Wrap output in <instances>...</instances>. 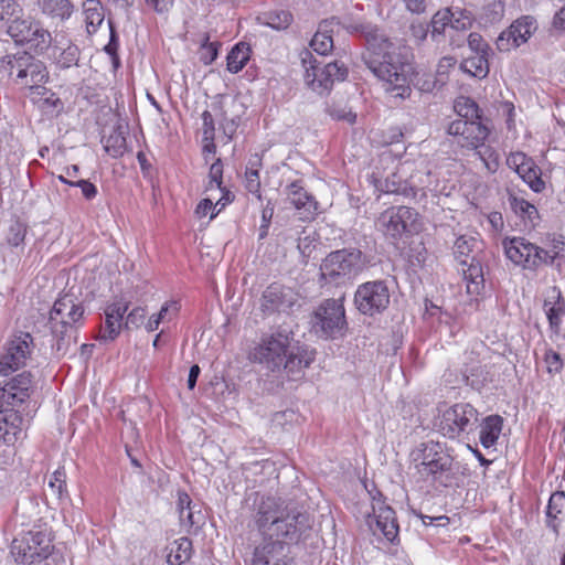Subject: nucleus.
<instances>
[{
	"instance_id": "e433bc0d",
	"label": "nucleus",
	"mask_w": 565,
	"mask_h": 565,
	"mask_svg": "<svg viewBox=\"0 0 565 565\" xmlns=\"http://www.w3.org/2000/svg\"><path fill=\"white\" fill-rule=\"evenodd\" d=\"M489 54H471L466 57L460 65V68L473 77L484 78L489 74Z\"/></svg>"
},
{
	"instance_id": "4468645a",
	"label": "nucleus",
	"mask_w": 565,
	"mask_h": 565,
	"mask_svg": "<svg viewBox=\"0 0 565 565\" xmlns=\"http://www.w3.org/2000/svg\"><path fill=\"white\" fill-rule=\"evenodd\" d=\"M372 499V514H367L366 523L374 535H383L394 543L398 536V524L395 511L385 504L383 494L379 490L369 491Z\"/></svg>"
},
{
	"instance_id": "bb28decb",
	"label": "nucleus",
	"mask_w": 565,
	"mask_h": 565,
	"mask_svg": "<svg viewBox=\"0 0 565 565\" xmlns=\"http://www.w3.org/2000/svg\"><path fill=\"white\" fill-rule=\"evenodd\" d=\"M31 375L23 372L7 381L2 387V397L11 399V404L23 403L30 396Z\"/></svg>"
},
{
	"instance_id": "f03ea898",
	"label": "nucleus",
	"mask_w": 565,
	"mask_h": 565,
	"mask_svg": "<svg viewBox=\"0 0 565 565\" xmlns=\"http://www.w3.org/2000/svg\"><path fill=\"white\" fill-rule=\"evenodd\" d=\"M254 521L264 540L279 541L286 546L297 543L312 525L309 513L274 497L262 499Z\"/></svg>"
},
{
	"instance_id": "603ef678",
	"label": "nucleus",
	"mask_w": 565,
	"mask_h": 565,
	"mask_svg": "<svg viewBox=\"0 0 565 565\" xmlns=\"http://www.w3.org/2000/svg\"><path fill=\"white\" fill-rule=\"evenodd\" d=\"M438 85L443 86V83L430 73H418L415 76L414 86L423 93H431Z\"/></svg>"
},
{
	"instance_id": "052dcab7",
	"label": "nucleus",
	"mask_w": 565,
	"mask_h": 565,
	"mask_svg": "<svg viewBox=\"0 0 565 565\" xmlns=\"http://www.w3.org/2000/svg\"><path fill=\"white\" fill-rule=\"evenodd\" d=\"M542 247L557 252V259L561 257L565 247V237L562 234H547L542 241Z\"/></svg>"
},
{
	"instance_id": "4c0bfd02",
	"label": "nucleus",
	"mask_w": 565,
	"mask_h": 565,
	"mask_svg": "<svg viewBox=\"0 0 565 565\" xmlns=\"http://www.w3.org/2000/svg\"><path fill=\"white\" fill-rule=\"evenodd\" d=\"M466 269H462L463 277L467 280V289L469 294L479 292L481 286H483V269L479 260L475 256H471L470 263L466 265Z\"/></svg>"
},
{
	"instance_id": "a19ab883",
	"label": "nucleus",
	"mask_w": 565,
	"mask_h": 565,
	"mask_svg": "<svg viewBox=\"0 0 565 565\" xmlns=\"http://www.w3.org/2000/svg\"><path fill=\"white\" fill-rule=\"evenodd\" d=\"M479 247V241L472 236L461 235L454 244V255L461 265H467L470 254Z\"/></svg>"
},
{
	"instance_id": "f8f14e48",
	"label": "nucleus",
	"mask_w": 565,
	"mask_h": 565,
	"mask_svg": "<svg viewBox=\"0 0 565 565\" xmlns=\"http://www.w3.org/2000/svg\"><path fill=\"white\" fill-rule=\"evenodd\" d=\"M312 328L324 338H337L347 327L342 299H326L313 311Z\"/></svg>"
},
{
	"instance_id": "5fc2aeb1",
	"label": "nucleus",
	"mask_w": 565,
	"mask_h": 565,
	"mask_svg": "<svg viewBox=\"0 0 565 565\" xmlns=\"http://www.w3.org/2000/svg\"><path fill=\"white\" fill-rule=\"evenodd\" d=\"M565 508V493L563 491L554 492L547 504L546 515L551 519H556Z\"/></svg>"
},
{
	"instance_id": "7ed1b4c3",
	"label": "nucleus",
	"mask_w": 565,
	"mask_h": 565,
	"mask_svg": "<svg viewBox=\"0 0 565 565\" xmlns=\"http://www.w3.org/2000/svg\"><path fill=\"white\" fill-rule=\"evenodd\" d=\"M411 458L416 471L425 479L449 487L457 476V462L448 448L434 440L420 443Z\"/></svg>"
},
{
	"instance_id": "c756f323",
	"label": "nucleus",
	"mask_w": 565,
	"mask_h": 565,
	"mask_svg": "<svg viewBox=\"0 0 565 565\" xmlns=\"http://www.w3.org/2000/svg\"><path fill=\"white\" fill-rule=\"evenodd\" d=\"M51 57L56 68L68 70L78 66L81 60V50L73 43H67L66 46L54 45L52 49Z\"/></svg>"
},
{
	"instance_id": "58836bf2",
	"label": "nucleus",
	"mask_w": 565,
	"mask_h": 565,
	"mask_svg": "<svg viewBox=\"0 0 565 565\" xmlns=\"http://www.w3.org/2000/svg\"><path fill=\"white\" fill-rule=\"evenodd\" d=\"M249 60V47L245 43L236 44L227 54L226 67L232 74L241 72Z\"/></svg>"
},
{
	"instance_id": "c9c22d12",
	"label": "nucleus",
	"mask_w": 565,
	"mask_h": 565,
	"mask_svg": "<svg viewBox=\"0 0 565 565\" xmlns=\"http://www.w3.org/2000/svg\"><path fill=\"white\" fill-rule=\"evenodd\" d=\"M168 550L167 562L170 565H181L191 558L192 542L188 537H180L173 541Z\"/></svg>"
},
{
	"instance_id": "09e8293b",
	"label": "nucleus",
	"mask_w": 565,
	"mask_h": 565,
	"mask_svg": "<svg viewBox=\"0 0 565 565\" xmlns=\"http://www.w3.org/2000/svg\"><path fill=\"white\" fill-rule=\"evenodd\" d=\"M472 150H475V156L481 160L488 172L494 173L498 170L499 154L492 147L483 142L481 146H477Z\"/></svg>"
},
{
	"instance_id": "5701e85b",
	"label": "nucleus",
	"mask_w": 565,
	"mask_h": 565,
	"mask_svg": "<svg viewBox=\"0 0 565 565\" xmlns=\"http://www.w3.org/2000/svg\"><path fill=\"white\" fill-rule=\"evenodd\" d=\"M129 308V301H115L105 308V322L99 332V339L114 341L125 327L124 316Z\"/></svg>"
},
{
	"instance_id": "6e6552de",
	"label": "nucleus",
	"mask_w": 565,
	"mask_h": 565,
	"mask_svg": "<svg viewBox=\"0 0 565 565\" xmlns=\"http://www.w3.org/2000/svg\"><path fill=\"white\" fill-rule=\"evenodd\" d=\"M300 58L306 70L307 84L319 94L329 90L335 81H344L348 75V68L338 61L320 67L312 53L308 50H303L300 53Z\"/></svg>"
},
{
	"instance_id": "6ab92c4d",
	"label": "nucleus",
	"mask_w": 565,
	"mask_h": 565,
	"mask_svg": "<svg viewBox=\"0 0 565 565\" xmlns=\"http://www.w3.org/2000/svg\"><path fill=\"white\" fill-rule=\"evenodd\" d=\"M287 201L298 212L301 221H312L318 215L319 203L316 198L305 190L302 181L296 180L285 189Z\"/></svg>"
},
{
	"instance_id": "1a4fd4ad",
	"label": "nucleus",
	"mask_w": 565,
	"mask_h": 565,
	"mask_svg": "<svg viewBox=\"0 0 565 565\" xmlns=\"http://www.w3.org/2000/svg\"><path fill=\"white\" fill-rule=\"evenodd\" d=\"M15 43L30 44L40 53L45 52L52 44V35L39 20L18 13L4 32Z\"/></svg>"
},
{
	"instance_id": "a211bd4d",
	"label": "nucleus",
	"mask_w": 565,
	"mask_h": 565,
	"mask_svg": "<svg viewBox=\"0 0 565 565\" xmlns=\"http://www.w3.org/2000/svg\"><path fill=\"white\" fill-rule=\"evenodd\" d=\"M296 302L297 295L292 289L271 284L262 295L260 309L267 316L275 312H289Z\"/></svg>"
},
{
	"instance_id": "864d4df0",
	"label": "nucleus",
	"mask_w": 565,
	"mask_h": 565,
	"mask_svg": "<svg viewBox=\"0 0 565 565\" xmlns=\"http://www.w3.org/2000/svg\"><path fill=\"white\" fill-rule=\"evenodd\" d=\"M218 42H210L209 36H205L204 42L201 45L200 60L205 64H212L218 55Z\"/></svg>"
},
{
	"instance_id": "79ce46f5",
	"label": "nucleus",
	"mask_w": 565,
	"mask_h": 565,
	"mask_svg": "<svg viewBox=\"0 0 565 565\" xmlns=\"http://www.w3.org/2000/svg\"><path fill=\"white\" fill-rule=\"evenodd\" d=\"M455 111L458 114L460 119L463 120H481V110L477 103L465 96H460L455 100L454 105Z\"/></svg>"
},
{
	"instance_id": "c85d7f7f",
	"label": "nucleus",
	"mask_w": 565,
	"mask_h": 565,
	"mask_svg": "<svg viewBox=\"0 0 565 565\" xmlns=\"http://www.w3.org/2000/svg\"><path fill=\"white\" fill-rule=\"evenodd\" d=\"M340 24L337 18H331L320 22L317 32L310 41L312 51L320 55H327L333 49L332 31L333 26Z\"/></svg>"
},
{
	"instance_id": "72a5a7b5",
	"label": "nucleus",
	"mask_w": 565,
	"mask_h": 565,
	"mask_svg": "<svg viewBox=\"0 0 565 565\" xmlns=\"http://www.w3.org/2000/svg\"><path fill=\"white\" fill-rule=\"evenodd\" d=\"M83 14L88 33H95L105 20V11L99 0H85Z\"/></svg>"
},
{
	"instance_id": "13d9d810",
	"label": "nucleus",
	"mask_w": 565,
	"mask_h": 565,
	"mask_svg": "<svg viewBox=\"0 0 565 565\" xmlns=\"http://www.w3.org/2000/svg\"><path fill=\"white\" fill-rule=\"evenodd\" d=\"M544 362L546 364V370L550 374L559 373L564 365L561 354L552 349L545 351Z\"/></svg>"
},
{
	"instance_id": "2f4dec72",
	"label": "nucleus",
	"mask_w": 565,
	"mask_h": 565,
	"mask_svg": "<svg viewBox=\"0 0 565 565\" xmlns=\"http://www.w3.org/2000/svg\"><path fill=\"white\" fill-rule=\"evenodd\" d=\"M509 204L512 211L522 218L524 226L533 228L536 226L540 215L535 205L531 204L523 198L511 195L509 198Z\"/></svg>"
},
{
	"instance_id": "7c9ffc66",
	"label": "nucleus",
	"mask_w": 565,
	"mask_h": 565,
	"mask_svg": "<svg viewBox=\"0 0 565 565\" xmlns=\"http://www.w3.org/2000/svg\"><path fill=\"white\" fill-rule=\"evenodd\" d=\"M503 426V419L499 415H490L480 424L479 439L484 448H491L499 439Z\"/></svg>"
},
{
	"instance_id": "393cba45",
	"label": "nucleus",
	"mask_w": 565,
	"mask_h": 565,
	"mask_svg": "<svg viewBox=\"0 0 565 565\" xmlns=\"http://www.w3.org/2000/svg\"><path fill=\"white\" fill-rule=\"evenodd\" d=\"M505 256L515 265L530 267V257L532 250H535V244L524 237H507L502 242Z\"/></svg>"
},
{
	"instance_id": "f704fd0d",
	"label": "nucleus",
	"mask_w": 565,
	"mask_h": 565,
	"mask_svg": "<svg viewBox=\"0 0 565 565\" xmlns=\"http://www.w3.org/2000/svg\"><path fill=\"white\" fill-rule=\"evenodd\" d=\"M30 60V54L26 52L18 53V54H7L0 58V77L10 78L14 82L15 75H19V70H21L26 61Z\"/></svg>"
},
{
	"instance_id": "a878e982",
	"label": "nucleus",
	"mask_w": 565,
	"mask_h": 565,
	"mask_svg": "<svg viewBox=\"0 0 565 565\" xmlns=\"http://www.w3.org/2000/svg\"><path fill=\"white\" fill-rule=\"evenodd\" d=\"M35 6L42 15L56 23L67 21L75 10L72 0H35Z\"/></svg>"
},
{
	"instance_id": "412c9836",
	"label": "nucleus",
	"mask_w": 565,
	"mask_h": 565,
	"mask_svg": "<svg viewBox=\"0 0 565 565\" xmlns=\"http://www.w3.org/2000/svg\"><path fill=\"white\" fill-rule=\"evenodd\" d=\"M19 75L14 77V84L40 94V89L49 78V72L45 64L30 54V60L22 64Z\"/></svg>"
},
{
	"instance_id": "774afa93",
	"label": "nucleus",
	"mask_w": 565,
	"mask_h": 565,
	"mask_svg": "<svg viewBox=\"0 0 565 565\" xmlns=\"http://www.w3.org/2000/svg\"><path fill=\"white\" fill-rule=\"evenodd\" d=\"M202 134L203 139H214L215 137V127H214V117L213 114L209 110H204L202 113Z\"/></svg>"
},
{
	"instance_id": "de8ad7c7",
	"label": "nucleus",
	"mask_w": 565,
	"mask_h": 565,
	"mask_svg": "<svg viewBox=\"0 0 565 565\" xmlns=\"http://www.w3.org/2000/svg\"><path fill=\"white\" fill-rule=\"evenodd\" d=\"M47 487L56 500L62 501L67 498L66 472L64 468H58L52 473Z\"/></svg>"
},
{
	"instance_id": "aec40b11",
	"label": "nucleus",
	"mask_w": 565,
	"mask_h": 565,
	"mask_svg": "<svg viewBox=\"0 0 565 565\" xmlns=\"http://www.w3.org/2000/svg\"><path fill=\"white\" fill-rule=\"evenodd\" d=\"M252 565H297L295 557L282 542H265L255 548Z\"/></svg>"
},
{
	"instance_id": "bf43d9fd",
	"label": "nucleus",
	"mask_w": 565,
	"mask_h": 565,
	"mask_svg": "<svg viewBox=\"0 0 565 565\" xmlns=\"http://www.w3.org/2000/svg\"><path fill=\"white\" fill-rule=\"evenodd\" d=\"M146 315H147L146 308H143V307L134 308L126 317L125 328L126 329L140 328L146 321Z\"/></svg>"
},
{
	"instance_id": "37998d69",
	"label": "nucleus",
	"mask_w": 565,
	"mask_h": 565,
	"mask_svg": "<svg viewBox=\"0 0 565 565\" xmlns=\"http://www.w3.org/2000/svg\"><path fill=\"white\" fill-rule=\"evenodd\" d=\"M259 167L260 160L257 157L254 160H249L245 172V188L249 193L254 194L258 201H262Z\"/></svg>"
},
{
	"instance_id": "0e129e2a",
	"label": "nucleus",
	"mask_w": 565,
	"mask_h": 565,
	"mask_svg": "<svg viewBox=\"0 0 565 565\" xmlns=\"http://www.w3.org/2000/svg\"><path fill=\"white\" fill-rule=\"evenodd\" d=\"M468 46L471 50L472 54H489L491 51L490 46L484 42L482 36L475 32L470 33L468 36Z\"/></svg>"
},
{
	"instance_id": "2eb2a0df",
	"label": "nucleus",
	"mask_w": 565,
	"mask_h": 565,
	"mask_svg": "<svg viewBox=\"0 0 565 565\" xmlns=\"http://www.w3.org/2000/svg\"><path fill=\"white\" fill-rule=\"evenodd\" d=\"M391 292L386 281L372 280L361 284L354 294L356 309L365 316L373 317L383 312L390 305Z\"/></svg>"
},
{
	"instance_id": "20e7f679",
	"label": "nucleus",
	"mask_w": 565,
	"mask_h": 565,
	"mask_svg": "<svg viewBox=\"0 0 565 565\" xmlns=\"http://www.w3.org/2000/svg\"><path fill=\"white\" fill-rule=\"evenodd\" d=\"M84 307L70 294L60 297L50 311L49 323L55 339L53 348L64 355L76 343V331L84 318Z\"/></svg>"
},
{
	"instance_id": "473e14b6",
	"label": "nucleus",
	"mask_w": 565,
	"mask_h": 565,
	"mask_svg": "<svg viewBox=\"0 0 565 565\" xmlns=\"http://www.w3.org/2000/svg\"><path fill=\"white\" fill-rule=\"evenodd\" d=\"M292 20L294 17L288 10L266 11L256 17L257 24L277 31L286 30L292 23Z\"/></svg>"
},
{
	"instance_id": "69168bd1",
	"label": "nucleus",
	"mask_w": 565,
	"mask_h": 565,
	"mask_svg": "<svg viewBox=\"0 0 565 565\" xmlns=\"http://www.w3.org/2000/svg\"><path fill=\"white\" fill-rule=\"evenodd\" d=\"M315 242L316 238L311 235H305L298 238L297 248L305 262H307V259L311 256V253L315 249Z\"/></svg>"
},
{
	"instance_id": "6e6d98bb",
	"label": "nucleus",
	"mask_w": 565,
	"mask_h": 565,
	"mask_svg": "<svg viewBox=\"0 0 565 565\" xmlns=\"http://www.w3.org/2000/svg\"><path fill=\"white\" fill-rule=\"evenodd\" d=\"M180 303L179 301L177 300H170V301H167L164 302L159 312L158 313H154L157 316V318L160 320V322H169L171 320H173L179 311H180Z\"/></svg>"
},
{
	"instance_id": "423d86ee",
	"label": "nucleus",
	"mask_w": 565,
	"mask_h": 565,
	"mask_svg": "<svg viewBox=\"0 0 565 565\" xmlns=\"http://www.w3.org/2000/svg\"><path fill=\"white\" fill-rule=\"evenodd\" d=\"M479 412L470 403H456L438 408L435 426L449 439L475 433L478 428Z\"/></svg>"
},
{
	"instance_id": "680f3d73",
	"label": "nucleus",
	"mask_w": 565,
	"mask_h": 565,
	"mask_svg": "<svg viewBox=\"0 0 565 565\" xmlns=\"http://www.w3.org/2000/svg\"><path fill=\"white\" fill-rule=\"evenodd\" d=\"M199 505L194 504L190 509H186L184 512V518H180V521L183 525L192 527V526H199L204 521V515L202 514L201 510H196Z\"/></svg>"
},
{
	"instance_id": "ea45409f",
	"label": "nucleus",
	"mask_w": 565,
	"mask_h": 565,
	"mask_svg": "<svg viewBox=\"0 0 565 565\" xmlns=\"http://www.w3.org/2000/svg\"><path fill=\"white\" fill-rule=\"evenodd\" d=\"M516 173L534 192L540 193L545 189V182L541 178V171L531 160L527 164L521 163Z\"/></svg>"
},
{
	"instance_id": "8fccbe9b",
	"label": "nucleus",
	"mask_w": 565,
	"mask_h": 565,
	"mask_svg": "<svg viewBox=\"0 0 565 565\" xmlns=\"http://www.w3.org/2000/svg\"><path fill=\"white\" fill-rule=\"evenodd\" d=\"M451 21V10L446 8L437 11L430 22L431 36L436 38L445 33L446 29L449 28Z\"/></svg>"
},
{
	"instance_id": "4d7b16f0",
	"label": "nucleus",
	"mask_w": 565,
	"mask_h": 565,
	"mask_svg": "<svg viewBox=\"0 0 565 565\" xmlns=\"http://www.w3.org/2000/svg\"><path fill=\"white\" fill-rule=\"evenodd\" d=\"M327 113L335 120H343L349 124H353L356 119V115L351 109H347L344 106L331 105L328 106Z\"/></svg>"
},
{
	"instance_id": "c03bdc74",
	"label": "nucleus",
	"mask_w": 565,
	"mask_h": 565,
	"mask_svg": "<svg viewBox=\"0 0 565 565\" xmlns=\"http://www.w3.org/2000/svg\"><path fill=\"white\" fill-rule=\"evenodd\" d=\"M105 151L113 158L121 157L127 149L126 137L118 130H113L102 139Z\"/></svg>"
},
{
	"instance_id": "f3484780",
	"label": "nucleus",
	"mask_w": 565,
	"mask_h": 565,
	"mask_svg": "<svg viewBox=\"0 0 565 565\" xmlns=\"http://www.w3.org/2000/svg\"><path fill=\"white\" fill-rule=\"evenodd\" d=\"M535 30V20L530 15H524L500 33L497 39V47L501 52H509L519 47L530 39Z\"/></svg>"
},
{
	"instance_id": "f257e3e1",
	"label": "nucleus",
	"mask_w": 565,
	"mask_h": 565,
	"mask_svg": "<svg viewBox=\"0 0 565 565\" xmlns=\"http://www.w3.org/2000/svg\"><path fill=\"white\" fill-rule=\"evenodd\" d=\"M342 26L352 34H360L365 41L362 60L366 67L382 82L393 98L404 100L412 94L413 74L411 50L406 45L393 42L376 26L350 22Z\"/></svg>"
},
{
	"instance_id": "39448f33",
	"label": "nucleus",
	"mask_w": 565,
	"mask_h": 565,
	"mask_svg": "<svg viewBox=\"0 0 565 565\" xmlns=\"http://www.w3.org/2000/svg\"><path fill=\"white\" fill-rule=\"evenodd\" d=\"M366 256L358 248L329 253L320 265V281L340 286L353 280L366 267Z\"/></svg>"
},
{
	"instance_id": "4be33fe9",
	"label": "nucleus",
	"mask_w": 565,
	"mask_h": 565,
	"mask_svg": "<svg viewBox=\"0 0 565 565\" xmlns=\"http://www.w3.org/2000/svg\"><path fill=\"white\" fill-rule=\"evenodd\" d=\"M404 167L397 171L392 172L385 179L376 175L375 172L371 174V183L381 193L396 194L404 198H415V185L404 178Z\"/></svg>"
},
{
	"instance_id": "338daca9",
	"label": "nucleus",
	"mask_w": 565,
	"mask_h": 565,
	"mask_svg": "<svg viewBox=\"0 0 565 565\" xmlns=\"http://www.w3.org/2000/svg\"><path fill=\"white\" fill-rule=\"evenodd\" d=\"M209 178L210 186L215 185L217 189H222L223 164L221 159H216V161L211 164Z\"/></svg>"
},
{
	"instance_id": "e2e57ef3",
	"label": "nucleus",
	"mask_w": 565,
	"mask_h": 565,
	"mask_svg": "<svg viewBox=\"0 0 565 565\" xmlns=\"http://www.w3.org/2000/svg\"><path fill=\"white\" fill-rule=\"evenodd\" d=\"M471 26V19L465 12L457 10L451 11V21L449 28L457 31H465Z\"/></svg>"
},
{
	"instance_id": "cd10ccee",
	"label": "nucleus",
	"mask_w": 565,
	"mask_h": 565,
	"mask_svg": "<svg viewBox=\"0 0 565 565\" xmlns=\"http://www.w3.org/2000/svg\"><path fill=\"white\" fill-rule=\"evenodd\" d=\"M22 417L14 409H0V444L12 445L21 434Z\"/></svg>"
},
{
	"instance_id": "9b49d317",
	"label": "nucleus",
	"mask_w": 565,
	"mask_h": 565,
	"mask_svg": "<svg viewBox=\"0 0 565 565\" xmlns=\"http://www.w3.org/2000/svg\"><path fill=\"white\" fill-rule=\"evenodd\" d=\"M50 536L42 531H29L15 537L11 544V554L22 564L40 563L52 552Z\"/></svg>"
},
{
	"instance_id": "a18cd8bd",
	"label": "nucleus",
	"mask_w": 565,
	"mask_h": 565,
	"mask_svg": "<svg viewBox=\"0 0 565 565\" xmlns=\"http://www.w3.org/2000/svg\"><path fill=\"white\" fill-rule=\"evenodd\" d=\"M18 13H23V7L17 0H0V32H6Z\"/></svg>"
},
{
	"instance_id": "dca6fc26",
	"label": "nucleus",
	"mask_w": 565,
	"mask_h": 565,
	"mask_svg": "<svg viewBox=\"0 0 565 565\" xmlns=\"http://www.w3.org/2000/svg\"><path fill=\"white\" fill-rule=\"evenodd\" d=\"M447 134L457 137L461 148L473 149L487 140L489 129L480 120L457 119L448 125Z\"/></svg>"
},
{
	"instance_id": "b1692460",
	"label": "nucleus",
	"mask_w": 565,
	"mask_h": 565,
	"mask_svg": "<svg viewBox=\"0 0 565 565\" xmlns=\"http://www.w3.org/2000/svg\"><path fill=\"white\" fill-rule=\"evenodd\" d=\"M316 359L315 350L307 347H297L288 350L287 356L282 363L284 370L291 380H298Z\"/></svg>"
},
{
	"instance_id": "9d476101",
	"label": "nucleus",
	"mask_w": 565,
	"mask_h": 565,
	"mask_svg": "<svg viewBox=\"0 0 565 565\" xmlns=\"http://www.w3.org/2000/svg\"><path fill=\"white\" fill-rule=\"evenodd\" d=\"M291 334L290 331L280 328L264 337L252 351V359L270 371L280 370L290 347Z\"/></svg>"
},
{
	"instance_id": "ddd939ff",
	"label": "nucleus",
	"mask_w": 565,
	"mask_h": 565,
	"mask_svg": "<svg viewBox=\"0 0 565 565\" xmlns=\"http://www.w3.org/2000/svg\"><path fill=\"white\" fill-rule=\"evenodd\" d=\"M34 349V340L31 333L15 331L7 340L3 353L0 356V375L10 373L25 366Z\"/></svg>"
},
{
	"instance_id": "49530a36",
	"label": "nucleus",
	"mask_w": 565,
	"mask_h": 565,
	"mask_svg": "<svg viewBox=\"0 0 565 565\" xmlns=\"http://www.w3.org/2000/svg\"><path fill=\"white\" fill-rule=\"evenodd\" d=\"M530 257L529 269H535L541 266H552L557 260V252L553 249H546L535 244V250H532Z\"/></svg>"
},
{
	"instance_id": "0eeeda50",
	"label": "nucleus",
	"mask_w": 565,
	"mask_h": 565,
	"mask_svg": "<svg viewBox=\"0 0 565 565\" xmlns=\"http://www.w3.org/2000/svg\"><path fill=\"white\" fill-rule=\"evenodd\" d=\"M376 226L387 238L396 241L419 232V214L409 206H392L380 214Z\"/></svg>"
},
{
	"instance_id": "3c124183",
	"label": "nucleus",
	"mask_w": 565,
	"mask_h": 565,
	"mask_svg": "<svg viewBox=\"0 0 565 565\" xmlns=\"http://www.w3.org/2000/svg\"><path fill=\"white\" fill-rule=\"evenodd\" d=\"M25 234L26 226L23 223L15 221L9 226L6 236L7 243L12 247H19L24 243Z\"/></svg>"
}]
</instances>
